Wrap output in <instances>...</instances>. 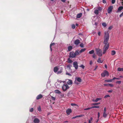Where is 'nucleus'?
Returning <instances> with one entry per match:
<instances>
[{
    "label": "nucleus",
    "mask_w": 123,
    "mask_h": 123,
    "mask_svg": "<svg viewBox=\"0 0 123 123\" xmlns=\"http://www.w3.org/2000/svg\"><path fill=\"white\" fill-rule=\"evenodd\" d=\"M92 57L94 58H95L96 57V56L95 54H94L92 55Z\"/></svg>",
    "instance_id": "obj_56"
},
{
    "label": "nucleus",
    "mask_w": 123,
    "mask_h": 123,
    "mask_svg": "<svg viewBox=\"0 0 123 123\" xmlns=\"http://www.w3.org/2000/svg\"><path fill=\"white\" fill-rule=\"evenodd\" d=\"M63 68L61 67L57 66L54 68V71L57 74H60L62 72Z\"/></svg>",
    "instance_id": "obj_2"
},
{
    "label": "nucleus",
    "mask_w": 123,
    "mask_h": 123,
    "mask_svg": "<svg viewBox=\"0 0 123 123\" xmlns=\"http://www.w3.org/2000/svg\"><path fill=\"white\" fill-rule=\"evenodd\" d=\"M112 28V26H110L108 28V29L109 30H111Z\"/></svg>",
    "instance_id": "obj_55"
},
{
    "label": "nucleus",
    "mask_w": 123,
    "mask_h": 123,
    "mask_svg": "<svg viewBox=\"0 0 123 123\" xmlns=\"http://www.w3.org/2000/svg\"><path fill=\"white\" fill-rule=\"evenodd\" d=\"M103 2L105 4L106 3V1L105 0H103Z\"/></svg>",
    "instance_id": "obj_57"
},
{
    "label": "nucleus",
    "mask_w": 123,
    "mask_h": 123,
    "mask_svg": "<svg viewBox=\"0 0 123 123\" xmlns=\"http://www.w3.org/2000/svg\"><path fill=\"white\" fill-rule=\"evenodd\" d=\"M72 112L71 109H68L66 111V113L68 115H69Z\"/></svg>",
    "instance_id": "obj_15"
},
{
    "label": "nucleus",
    "mask_w": 123,
    "mask_h": 123,
    "mask_svg": "<svg viewBox=\"0 0 123 123\" xmlns=\"http://www.w3.org/2000/svg\"><path fill=\"white\" fill-rule=\"evenodd\" d=\"M82 81L80 77L76 78H75V80L74 81V83L77 84H78L79 83L77 81L81 82Z\"/></svg>",
    "instance_id": "obj_6"
},
{
    "label": "nucleus",
    "mask_w": 123,
    "mask_h": 123,
    "mask_svg": "<svg viewBox=\"0 0 123 123\" xmlns=\"http://www.w3.org/2000/svg\"><path fill=\"white\" fill-rule=\"evenodd\" d=\"M102 25L104 27H106V23H102Z\"/></svg>",
    "instance_id": "obj_36"
},
{
    "label": "nucleus",
    "mask_w": 123,
    "mask_h": 123,
    "mask_svg": "<svg viewBox=\"0 0 123 123\" xmlns=\"http://www.w3.org/2000/svg\"><path fill=\"white\" fill-rule=\"evenodd\" d=\"M73 65L74 67L76 69H77L78 68V63L76 62H73Z\"/></svg>",
    "instance_id": "obj_9"
},
{
    "label": "nucleus",
    "mask_w": 123,
    "mask_h": 123,
    "mask_svg": "<svg viewBox=\"0 0 123 123\" xmlns=\"http://www.w3.org/2000/svg\"><path fill=\"white\" fill-rule=\"evenodd\" d=\"M55 93H61V92L58 90H56L55 91Z\"/></svg>",
    "instance_id": "obj_32"
},
{
    "label": "nucleus",
    "mask_w": 123,
    "mask_h": 123,
    "mask_svg": "<svg viewBox=\"0 0 123 123\" xmlns=\"http://www.w3.org/2000/svg\"><path fill=\"white\" fill-rule=\"evenodd\" d=\"M73 62V61L71 60L69 58H68V59L67 62L68 63H72Z\"/></svg>",
    "instance_id": "obj_24"
},
{
    "label": "nucleus",
    "mask_w": 123,
    "mask_h": 123,
    "mask_svg": "<svg viewBox=\"0 0 123 123\" xmlns=\"http://www.w3.org/2000/svg\"><path fill=\"white\" fill-rule=\"evenodd\" d=\"M96 51L97 54L99 56H101L102 55V52L101 50L99 48H96Z\"/></svg>",
    "instance_id": "obj_4"
},
{
    "label": "nucleus",
    "mask_w": 123,
    "mask_h": 123,
    "mask_svg": "<svg viewBox=\"0 0 123 123\" xmlns=\"http://www.w3.org/2000/svg\"><path fill=\"white\" fill-rule=\"evenodd\" d=\"M43 95L41 94H40L38 95L36 97V99H39L42 98L43 97Z\"/></svg>",
    "instance_id": "obj_14"
},
{
    "label": "nucleus",
    "mask_w": 123,
    "mask_h": 123,
    "mask_svg": "<svg viewBox=\"0 0 123 123\" xmlns=\"http://www.w3.org/2000/svg\"><path fill=\"white\" fill-rule=\"evenodd\" d=\"M100 104V103H94L92 104V105H98L99 104Z\"/></svg>",
    "instance_id": "obj_42"
},
{
    "label": "nucleus",
    "mask_w": 123,
    "mask_h": 123,
    "mask_svg": "<svg viewBox=\"0 0 123 123\" xmlns=\"http://www.w3.org/2000/svg\"><path fill=\"white\" fill-rule=\"evenodd\" d=\"M72 47L71 46H68V51H70L72 49Z\"/></svg>",
    "instance_id": "obj_23"
},
{
    "label": "nucleus",
    "mask_w": 123,
    "mask_h": 123,
    "mask_svg": "<svg viewBox=\"0 0 123 123\" xmlns=\"http://www.w3.org/2000/svg\"><path fill=\"white\" fill-rule=\"evenodd\" d=\"M98 35L99 36H100L101 35V32H99L98 33Z\"/></svg>",
    "instance_id": "obj_59"
},
{
    "label": "nucleus",
    "mask_w": 123,
    "mask_h": 123,
    "mask_svg": "<svg viewBox=\"0 0 123 123\" xmlns=\"http://www.w3.org/2000/svg\"><path fill=\"white\" fill-rule=\"evenodd\" d=\"M106 112V108L105 107L104 108V112Z\"/></svg>",
    "instance_id": "obj_50"
},
{
    "label": "nucleus",
    "mask_w": 123,
    "mask_h": 123,
    "mask_svg": "<svg viewBox=\"0 0 123 123\" xmlns=\"http://www.w3.org/2000/svg\"><path fill=\"white\" fill-rule=\"evenodd\" d=\"M113 8L112 6H110L108 7L107 10V12L108 13H110L111 12Z\"/></svg>",
    "instance_id": "obj_10"
},
{
    "label": "nucleus",
    "mask_w": 123,
    "mask_h": 123,
    "mask_svg": "<svg viewBox=\"0 0 123 123\" xmlns=\"http://www.w3.org/2000/svg\"><path fill=\"white\" fill-rule=\"evenodd\" d=\"M96 18L95 17H93L92 18V23L93 24H94L96 25L97 24V22L96 21Z\"/></svg>",
    "instance_id": "obj_11"
},
{
    "label": "nucleus",
    "mask_w": 123,
    "mask_h": 123,
    "mask_svg": "<svg viewBox=\"0 0 123 123\" xmlns=\"http://www.w3.org/2000/svg\"><path fill=\"white\" fill-rule=\"evenodd\" d=\"M113 80H105V82H111Z\"/></svg>",
    "instance_id": "obj_28"
},
{
    "label": "nucleus",
    "mask_w": 123,
    "mask_h": 123,
    "mask_svg": "<svg viewBox=\"0 0 123 123\" xmlns=\"http://www.w3.org/2000/svg\"><path fill=\"white\" fill-rule=\"evenodd\" d=\"M71 105L72 106H78L76 104H74V103H71Z\"/></svg>",
    "instance_id": "obj_40"
},
{
    "label": "nucleus",
    "mask_w": 123,
    "mask_h": 123,
    "mask_svg": "<svg viewBox=\"0 0 123 123\" xmlns=\"http://www.w3.org/2000/svg\"><path fill=\"white\" fill-rule=\"evenodd\" d=\"M35 123H39L40 122V120L37 118H35L33 121Z\"/></svg>",
    "instance_id": "obj_17"
},
{
    "label": "nucleus",
    "mask_w": 123,
    "mask_h": 123,
    "mask_svg": "<svg viewBox=\"0 0 123 123\" xmlns=\"http://www.w3.org/2000/svg\"><path fill=\"white\" fill-rule=\"evenodd\" d=\"M98 118H99V116H100V113L99 112H98Z\"/></svg>",
    "instance_id": "obj_58"
},
{
    "label": "nucleus",
    "mask_w": 123,
    "mask_h": 123,
    "mask_svg": "<svg viewBox=\"0 0 123 123\" xmlns=\"http://www.w3.org/2000/svg\"><path fill=\"white\" fill-rule=\"evenodd\" d=\"M93 119V118L92 117H91L90 118V119H89L88 120V123H91V122L92 121Z\"/></svg>",
    "instance_id": "obj_34"
},
{
    "label": "nucleus",
    "mask_w": 123,
    "mask_h": 123,
    "mask_svg": "<svg viewBox=\"0 0 123 123\" xmlns=\"http://www.w3.org/2000/svg\"><path fill=\"white\" fill-rule=\"evenodd\" d=\"M72 67V65L71 64H68L65 67V68L67 70H71V68Z\"/></svg>",
    "instance_id": "obj_8"
},
{
    "label": "nucleus",
    "mask_w": 123,
    "mask_h": 123,
    "mask_svg": "<svg viewBox=\"0 0 123 123\" xmlns=\"http://www.w3.org/2000/svg\"><path fill=\"white\" fill-rule=\"evenodd\" d=\"M55 43H53L50 44V48L51 51H52V49L51 48V46H52L54 45H55Z\"/></svg>",
    "instance_id": "obj_29"
},
{
    "label": "nucleus",
    "mask_w": 123,
    "mask_h": 123,
    "mask_svg": "<svg viewBox=\"0 0 123 123\" xmlns=\"http://www.w3.org/2000/svg\"><path fill=\"white\" fill-rule=\"evenodd\" d=\"M51 98L52 99V100H55V98L52 96H51Z\"/></svg>",
    "instance_id": "obj_48"
},
{
    "label": "nucleus",
    "mask_w": 123,
    "mask_h": 123,
    "mask_svg": "<svg viewBox=\"0 0 123 123\" xmlns=\"http://www.w3.org/2000/svg\"><path fill=\"white\" fill-rule=\"evenodd\" d=\"M84 45L82 43L80 44V47L82 48H83L84 47Z\"/></svg>",
    "instance_id": "obj_43"
},
{
    "label": "nucleus",
    "mask_w": 123,
    "mask_h": 123,
    "mask_svg": "<svg viewBox=\"0 0 123 123\" xmlns=\"http://www.w3.org/2000/svg\"><path fill=\"white\" fill-rule=\"evenodd\" d=\"M62 89L64 91H66L69 88V87L67 84H63L62 86Z\"/></svg>",
    "instance_id": "obj_5"
},
{
    "label": "nucleus",
    "mask_w": 123,
    "mask_h": 123,
    "mask_svg": "<svg viewBox=\"0 0 123 123\" xmlns=\"http://www.w3.org/2000/svg\"><path fill=\"white\" fill-rule=\"evenodd\" d=\"M75 56L78 55L79 54V52L78 51H76L75 53H74Z\"/></svg>",
    "instance_id": "obj_35"
},
{
    "label": "nucleus",
    "mask_w": 123,
    "mask_h": 123,
    "mask_svg": "<svg viewBox=\"0 0 123 123\" xmlns=\"http://www.w3.org/2000/svg\"><path fill=\"white\" fill-rule=\"evenodd\" d=\"M90 109V108H86V109H84V110H89Z\"/></svg>",
    "instance_id": "obj_53"
},
{
    "label": "nucleus",
    "mask_w": 123,
    "mask_h": 123,
    "mask_svg": "<svg viewBox=\"0 0 123 123\" xmlns=\"http://www.w3.org/2000/svg\"><path fill=\"white\" fill-rule=\"evenodd\" d=\"M123 9V6H121L119 7L117 11V12H119L121 11V10Z\"/></svg>",
    "instance_id": "obj_18"
},
{
    "label": "nucleus",
    "mask_w": 123,
    "mask_h": 123,
    "mask_svg": "<svg viewBox=\"0 0 123 123\" xmlns=\"http://www.w3.org/2000/svg\"><path fill=\"white\" fill-rule=\"evenodd\" d=\"M116 52L115 50H112L111 52V54L112 55H113L116 54Z\"/></svg>",
    "instance_id": "obj_27"
},
{
    "label": "nucleus",
    "mask_w": 123,
    "mask_h": 123,
    "mask_svg": "<svg viewBox=\"0 0 123 123\" xmlns=\"http://www.w3.org/2000/svg\"><path fill=\"white\" fill-rule=\"evenodd\" d=\"M104 73H105V76H108L109 75V73L106 70H105L104 72Z\"/></svg>",
    "instance_id": "obj_20"
},
{
    "label": "nucleus",
    "mask_w": 123,
    "mask_h": 123,
    "mask_svg": "<svg viewBox=\"0 0 123 123\" xmlns=\"http://www.w3.org/2000/svg\"><path fill=\"white\" fill-rule=\"evenodd\" d=\"M78 116V117H83L84 116V115H79L77 116Z\"/></svg>",
    "instance_id": "obj_44"
},
{
    "label": "nucleus",
    "mask_w": 123,
    "mask_h": 123,
    "mask_svg": "<svg viewBox=\"0 0 123 123\" xmlns=\"http://www.w3.org/2000/svg\"><path fill=\"white\" fill-rule=\"evenodd\" d=\"M66 74L68 75L69 76H71V75H72L71 74L68 73V72H67H67H66Z\"/></svg>",
    "instance_id": "obj_41"
},
{
    "label": "nucleus",
    "mask_w": 123,
    "mask_h": 123,
    "mask_svg": "<svg viewBox=\"0 0 123 123\" xmlns=\"http://www.w3.org/2000/svg\"><path fill=\"white\" fill-rule=\"evenodd\" d=\"M103 117H104L105 118L107 116V114H106V113L105 112H103Z\"/></svg>",
    "instance_id": "obj_33"
},
{
    "label": "nucleus",
    "mask_w": 123,
    "mask_h": 123,
    "mask_svg": "<svg viewBox=\"0 0 123 123\" xmlns=\"http://www.w3.org/2000/svg\"><path fill=\"white\" fill-rule=\"evenodd\" d=\"M69 57L72 58H74L76 56L74 53L73 52H70L69 54Z\"/></svg>",
    "instance_id": "obj_12"
},
{
    "label": "nucleus",
    "mask_w": 123,
    "mask_h": 123,
    "mask_svg": "<svg viewBox=\"0 0 123 123\" xmlns=\"http://www.w3.org/2000/svg\"><path fill=\"white\" fill-rule=\"evenodd\" d=\"M75 25L74 24H73L72 25V28L73 29H74L75 28Z\"/></svg>",
    "instance_id": "obj_38"
},
{
    "label": "nucleus",
    "mask_w": 123,
    "mask_h": 123,
    "mask_svg": "<svg viewBox=\"0 0 123 123\" xmlns=\"http://www.w3.org/2000/svg\"><path fill=\"white\" fill-rule=\"evenodd\" d=\"M110 97V96L108 95H106L105 96V98H106L108 97Z\"/></svg>",
    "instance_id": "obj_47"
},
{
    "label": "nucleus",
    "mask_w": 123,
    "mask_h": 123,
    "mask_svg": "<svg viewBox=\"0 0 123 123\" xmlns=\"http://www.w3.org/2000/svg\"><path fill=\"white\" fill-rule=\"evenodd\" d=\"M82 14L81 13L78 14L77 15V18H80L82 16Z\"/></svg>",
    "instance_id": "obj_21"
},
{
    "label": "nucleus",
    "mask_w": 123,
    "mask_h": 123,
    "mask_svg": "<svg viewBox=\"0 0 123 123\" xmlns=\"http://www.w3.org/2000/svg\"><path fill=\"white\" fill-rule=\"evenodd\" d=\"M80 67L82 68L83 69H84L85 68V66L83 65H81Z\"/></svg>",
    "instance_id": "obj_39"
},
{
    "label": "nucleus",
    "mask_w": 123,
    "mask_h": 123,
    "mask_svg": "<svg viewBox=\"0 0 123 123\" xmlns=\"http://www.w3.org/2000/svg\"><path fill=\"white\" fill-rule=\"evenodd\" d=\"M33 108H32L30 109V112H32L33 111Z\"/></svg>",
    "instance_id": "obj_46"
},
{
    "label": "nucleus",
    "mask_w": 123,
    "mask_h": 123,
    "mask_svg": "<svg viewBox=\"0 0 123 123\" xmlns=\"http://www.w3.org/2000/svg\"><path fill=\"white\" fill-rule=\"evenodd\" d=\"M109 46H104L103 50V54H104L105 53L106 51L108 49Z\"/></svg>",
    "instance_id": "obj_7"
},
{
    "label": "nucleus",
    "mask_w": 123,
    "mask_h": 123,
    "mask_svg": "<svg viewBox=\"0 0 123 123\" xmlns=\"http://www.w3.org/2000/svg\"><path fill=\"white\" fill-rule=\"evenodd\" d=\"M90 109H92V108H95V106H92L91 107H90Z\"/></svg>",
    "instance_id": "obj_63"
},
{
    "label": "nucleus",
    "mask_w": 123,
    "mask_h": 123,
    "mask_svg": "<svg viewBox=\"0 0 123 123\" xmlns=\"http://www.w3.org/2000/svg\"><path fill=\"white\" fill-rule=\"evenodd\" d=\"M86 50V49L85 48L82 49L79 52L80 53H82L84 51Z\"/></svg>",
    "instance_id": "obj_26"
},
{
    "label": "nucleus",
    "mask_w": 123,
    "mask_h": 123,
    "mask_svg": "<svg viewBox=\"0 0 123 123\" xmlns=\"http://www.w3.org/2000/svg\"><path fill=\"white\" fill-rule=\"evenodd\" d=\"M95 108H99V106H94Z\"/></svg>",
    "instance_id": "obj_62"
},
{
    "label": "nucleus",
    "mask_w": 123,
    "mask_h": 123,
    "mask_svg": "<svg viewBox=\"0 0 123 123\" xmlns=\"http://www.w3.org/2000/svg\"><path fill=\"white\" fill-rule=\"evenodd\" d=\"M121 83V81H118L117 82H116L117 83H118L119 84H120Z\"/></svg>",
    "instance_id": "obj_52"
},
{
    "label": "nucleus",
    "mask_w": 123,
    "mask_h": 123,
    "mask_svg": "<svg viewBox=\"0 0 123 123\" xmlns=\"http://www.w3.org/2000/svg\"><path fill=\"white\" fill-rule=\"evenodd\" d=\"M74 43L75 44L78 45L80 43V41L79 39H77L74 41Z\"/></svg>",
    "instance_id": "obj_16"
},
{
    "label": "nucleus",
    "mask_w": 123,
    "mask_h": 123,
    "mask_svg": "<svg viewBox=\"0 0 123 123\" xmlns=\"http://www.w3.org/2000/svg\"><path fill=\"white\" fill-rule=\"evenodd\" d=\"M61 0L62 2H65L66 1V0Z\"/></svg>",
    "instance_id": "obj_64"
},
{
    "label": "nucleus",
    "mask_w": 123,
    "mask_h": 123,
    "mask_svg": "<svg viewBox=\"0 0 123 123\" xmlns=\"http://www.w3.org/2000/svg\"><path fill=\"white\" fill-rule=\"evenodd\" d=\"M109 38V36L108 33L107 32H105L104 42V44H105L104 46H109V43L108 42Z\"/></svg>",
    "instance_id": "obj_1"
},
{
    "label": "nucleus",
    "mask_w": 123,
    "mask_h": 123,
    "mask_svg": "<svg viewBox=\"0 0 123 123\" xmlns=\"http://www.w3.org/2000/svg\"><path fill=\"white\" fill-rule=\"evenodd\" d=\"M94 53V51L93 50H92L89 52V53L90 54H93Z\"/></svg>",
    "instance_id": "obj_31"
},
{
    "label": "nucleus",
    "mask_w": 123,
    "mask_h": 123,
    "mask_svg": "<svg viewBox=\"0 0 123 123\" xmlns=\"http://www.w3.org/2000/svg\"><path fill=\"white\" fill-rule=\"evenodd\" d=\"M115 2V0H111V2L113 4H114Z\"/></svg>",
    "instance_id": "obj_45"
},
{
    "label": "nucleus",
    "mask_w": 123,
    "mask_h": 123,
    "mask_svg": "<svg viewBox=\"0 0 123 123\" xmlns=\"http://www.w3.org/2000/svg\"><path fill=\"white\" fill-rule=\"evenodd\" d=\"M101 99V98H97L95 100H93V101L94 102H97L98 101L100 100Z\"/></svg>",
    "instance_id": "obj_25"
},
{
    "label": "nucleus",
    "mask_w": 123,
    "mask_h": 123,
    "mask_svg": "<svg viewBox=\"0 0 123 123\" xmlns=\"http://www.w3.org/2000/svg\"><path fill=\"white\" fill-rule=\"evenodd\" d=\"M103 62V61L101 60L100 58H99L97 61V62L98 63H102Z\"/></svg>",
    "instance_id": "obj_22"
},
{
    "label": "nucleus",
    "mask_w": 123,
    "mask_h": 123,
    "mask_svg": "<svg viewBox=\"0 0 123 123\" xmlns=\"http://www.w3.org/2000/svg\"><path fill=\"white\" fill-rule=\"evenodd\" d=\"M77 117H78V116H77L75 117H73L72 118V119H74V118H76Z\"/></svg>",
    "instance_id": "obj_54"
},
{
    "label": "nucleus",
    "mask_w": 123,
    "mask_h": 123,
    "mask_svg": "<svg viewBox=\"0 0 123 123\" xmlns=\"http://www.w3.org/2000/svg\"><path fill=\"white\" fill-rule=\"evenodd\" d=\"M68 80V81L67 82V83L68 85H71L72 84L73 82L71 80L68 79L67 80Z\"/></svg>",
    "instance_id": "obj_13"
},
{
    "label": "nucleus",
    "mask_w": 123,
    "mask_h": 123,
    "mask_svg": "<svg viewBox=\"0 0 123 123\" xmlns=\"http://www.w3.org/2000/svg\"><path fill=\"white\" fill-rule=\"evenodd\" d=\"M89 63L90 65H91L92 63V61H90Z\"/></svg>",
    "instance_id": "obj_61"
},
{
    "label": "nucleus",
    "mask_w": 123,
    "mask_h": 123,
    "mask_svg": "<svg viewBox=\"0 0 123 123\" xmlns=\"http://www.w3.org/2000/svg\"><path fill=\"white\" fill-rule=\"evenodd\" d=\"M38 111H41V108L40 107H39L38 108Z\"/></svg>",
    "instance_id": "obj_51"
},
{
    "label": "nucleus",
    "mask_w": 123,
    "mask_h": 123,
    "mask_svg": "<svg viewBox=\"0 0 123 123\" xmlns=\"http://www.w3.org/2000/svg\"><path fill=\"white\" fill-rule=\"evenodd\" d=\"M112 90H110L108 91V92H112Z\"/></svg>",
    "instance_id": "obj_60"
},
{
    "label": "nucleus",
    "mask_w": 123,
    "mask_h": 123,
    "mask_svg": "<svg viewBox=\"0 0 123 123\" xmlns=\"http://www.w3.org/2000/svg\"><path fill=\"white\" fill-rule=\"evenodd\" d=\"M105 73H104V72L102 73L101 74V75L102 77H105Z\"/></svg>",
    "instance_id": "obj_37"
},
{
    "label": "nucleus",
    "mask_w": 123,
    "mask_h": 123,
    "mask_svg": "<svg viewBox=\"0 0 123 123\" xmlns=\"http://www.w3.org/2000/svg\"><path fill=\"white\" fill-rule=\"evenodd\" d=\"M123 16V12L120 15V17H122Z\"/></svg>",
    "instance_id": "obj_49"
},
{
    "label": "nucleus",
    "mask_w": 123,
    "mask_h": 123,
    "mask_svg": "<svg viewBox=\"0 0 123 123\" xmlns=\"http://www.w3.org/2000/svg\"><path fill=\"white\" fill-rule=\"evenodd\" d=\"M94 9L95 10L94 12V13L97 15L98 14L99 12H101L102 9L101 7L99 6L95 7Z\"/></svg>",
    "instance_id": "obj_3"
},
{
    "label": "nucleus",
    "mask_w": 123,
    "mask_h": 123,
    "mask_svg": "<svg viewBox=\"0 0 123 123\" xmlns=\"http://www.w3.org/2000/svg\"><path fill=\"white\" fill-rule=\"evenodd\" d=\"M117 70L118 71H123V68H118Z\"/></svg>",
    "instance_id": "obj_30"
},
{
    "label": "nucleus",
    "mask_w": 123,
    "mask_h": 123,
    "mask_svg": "<svg viewBox=\"0 0 123 123\" xmlns=\"http://www.w3.org/2000/svg\"><path fill=\"white\" fill-rule=\"evenodd\" d=\"M104 85L107 86H110L111 87L113 86V84H104Z\"/></svg>",
    "instance_id": "obj_19"
}]
</instances>
